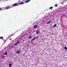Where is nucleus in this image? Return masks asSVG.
<instances>
[{
	"label": "nucleus",
	"instance_id": "nucleus-12",
	"mask_svg": "<svg viewBox=\"0 0 67 67\" xmlns=\"http://www.w3.org/2000/svg\"><path fill=\"white\" fill-rule=\"evenodd\" d=\"M35 40V38H33L31 40V41H34V40Z\"/></svg>",
	"mask_w": 67,
	"mask_h": 67
},
{
	"label": "nucleus",
	"instance_id": "nucleus-19",
	"mask_svg": "<svg viewBox=\"0 0 67 67\" xmlns=\"http://www.w3.org/2000/svg\"><path fill=\"white\" fill-rule=\"evenodd\" d=\"M57 6H58V5H57V4H55V6L56 7H57Z\"/></svg>",
	"mask_w": 67,
	"mask_h": 67
},
{
	"label": "nucleus",
	"instance_id": "nucleus-18",
	"mask_svg": "<svg viewBox=\"0 0 67 67\" xmlns=\"http://www.w3.org/2000/svg\"><path fill=\"white\" fill-rule=\"evenodd\" d=\"M56 24H55V25L53 26V27H56Z\"/></svg>",
	"mask_w": 67,
	"mask_h": 67
},
{
	"label": "nucleus",
	"instance_id": "nucleus-23",
	"mask_svg": "<svg viewBox=\"0 0 67 67\" xmlns=\"http://www.w3.org/2000/svg\"><path fill=\"white\" fill-rule=\"evenodd\" d=\"M14 35L13 34H12L11 35V36H13Z\"/></svg>",
	"mask_w": 67,
	"mask_h": 67
},
{
	"label": "nucleus",
	"instance_id": "nucleus-22",
	"mask_svg": "<svg viewBox=\"0 0 67 67\" xmlns=\"http://www.w3.org/2000/svg\"><path fill=\"white\" fill-rule=\"evenodd\" d=\"M37 37H38V36H37L35 38V39H36V38H37Z\"/></svg>",
	"mask_w": 67,
	"mask_h": 67
},
{
	"label": "nucleus",
	"instance_id": "nucleus-21",
	"mask_svg": "<svg viewBox=\"0 0 67 67\" xmlns=\"http://www.w3.org/2000/svg\"><path fill=\"white\" fill-rule=\"evenodd\" d=\"M5 57V56H3V57H2L1 58H4V57Z\"/></svg>",
	"mask_w": 67,
	"mask_h": 67
},
{
	"label": "nucleus",
	"instance_id": "nucleus-8",
	"mask_svg": "<svg viewBox=\"0 0 67 67\" xmlns=\"http://www.w3.org/2000/svg\"><path fill=\"white\" fill-rule=\"evenodd\" d=\"M20 52H21V51H18L16 52V53L17 54H18L19 53H20Z\"/></svg>",
	"mask_w": 67,
	"mask_h": 67
},
{
	"label": "nucleus",
	"instance_id": "nucleus-27",
	"mask_svg": "<svg viewBox=\"0 0 67 67\" xmlns=\"http://www.w3.org/2000/svg\"><path fill=\"white\" fill-rule=\"evenodd\" d=\"M1 61H0V63H1Z\"/></svg>",
	"mask_w": 67,
	"mask_h": 67
},
{
	"label": "nucleus",
	"instance_id": "nucleus-20",
	"mask_svg": "<svg viewBox=\"0 0 67 67\" xmlns=\"http://www.w3.org/2000/svg\"><path fill=\"white\" fill-rule=\"evenodd\" d=\"M65 49H66V50H67V47H65Z\"/></svg>",
	"mask_w": 67,
	"mask_h": 67
},
{
	"label": "nucleus",
	"instance_id": "nucleus-5",
	"mask_svg": "<svg viewBox=\"0 0 67 67\" xmlns=\"http://www.w3.org/2000/svg\"><path fill=\"white\" fill-rule=\"evenodd\" d=\"M10 7H7L6 8V9H7V10L8 9H10Z\"/></svg>",
	"mask_w": 67,
	"mask_h": 67
},
{
	"label": "nucleus",
	"instance_id": "nucleus-13",
	"mask_svg": "<svg viewBox=\"0 0 67 67\" xmlns=\"http://www.w3.org/2000/svg\"><path fill=\"white\" fill-rule=\"evenodd\" d=\"M11 66H12V64H10L9 65V67H11Z\"/></svg>",
	"mask_w": 67,
	"mask_h": 67
},
{
	"label": "nucleus",
	"instance_id": "nucleus-3",
	"mask_svg": "<svg viewBox=\"0 0 67 67\" xmlns=\"http://www.w3.org/2000/svg\"><path fill=\"white\" fill-rule=\"evenodd\" d=\"M18 5V4H17V3H16L13 4V5L14 6H14H16V5Z\"/></svg>",
	"mask_w": 67,
	"mask_h": 67
},
{
	"label": "nucleus",
	"instance_id": "nucleus-28",
	"mask_svg": "<svg viewBox=\"0 0 67 67\" xmlns=\"http://www.w3.org/2000/svg\"><path fill=\"white\" fill-rule=\"evenodd\" d=\"M0 1H1V0H0Z\"/></svg>",
	"mask_w": 67,
	"mask_h": 67
},
{
	"label": "nucleus",
	"instance_id": "nucleus-25",
	"mask_svg": "<svg viewBox=\"0 0 67 67\" xmlns=\"http://www.w3.org/2000/svg\"><path fill=\"white\" fill-rule=\"evenodd\" d=\"M66 14H67V11L66 12Z\"/></svg>",
	"mask_w": 67,
	"mask_h": 67
},
{
	"label": "nucleus",
	"instance_id": "nucleus-17",
	"mask_svg": "<svg viewBox=\"0 0 67 67\" xmlns=\"http://www.w3.org/2000/svg\"><path fill=\"white\" fill-rule=\"evenodd\" d=\"M7 52H6V53H5L4 54V55H7Z\"/></svg>",
	"mask_w": 67,
	"mask_h": 67
},
{
	"label": "nucleus",
	"instance_id": "nucleus-15",
	"mask_svg": "<svg viewBox=\"0 0 67 67\" xmlns=\"http://www.w3.org/2000/svg\"><path fill=\"white\" fill-rule=\"evenodd\" d=\"M32 36H30L29 37V39H31L32 38Z\"/></svg>",
	"mask_w": 67,
	"mask_h": 67
},
{
	"label": "nucleus",
	"instance_id": "nucleus-11",
	"mask_svg": "<svg viewBox=\"0 0 67 67\" xmlns=\"http://www.w3.org/2000/svg\"><path fill=\"white\" fill-rule=\"evenodd\" d=\"M20 43V41H19L16 44H15V45H17V44H18V43Z\"/></svg>",
	"mask_w": 67,
	"mask_h": 67
},
{
	"label": "nucleus",
	"instance_id": "nucleus-1",
	"mask_svg": "<svg viewBox=\"0 0 67 67\" xmlns=\"http://www.w3.org/2000/svg\"><path fill=\"white\" fill-rule=\"evenodd\" d=\"M3 10H5V9L4 8H0V11H2Z\"/></svg>",
	"mask_w": 67,
	"mask_h": 67
},
{
	"label": "nucleus",
	"instance_id": "nucleus-10",
	"mask_svg": "<svg viewBox=\"0 0 67 67\" xmlns=\"http://www.w3.org/2000/svg\"><path fill=\"white\" fill-rule=\"evenodd\" d=\"M52 8H53V7H51L49 8V9H51V10H53V9H52Z\"/></svg>",
	"mask_w": 67,
	"mask_h": 67
},
{
	"label": "nucleus",
	"instance_id": "nucleus-9",
	"mask_svg": "<svg viewBox=\"0 0 67 67\" xmlns=\"http://www.w3.org/2000/svg\"><path fill=\"white\" fill-rule=\"evenodd\" d=\"M51 22V21H50L47 23V24H49Z\"/></svg>",
	"mask_w": 67,
	"mask_h": 67
},
{
	"label": "nucleus",
	"instance_id": "nucleus-16",
	"mask_svg": "<svg viewBox=\"0 0 67 67\" xmlns=\"http://www.w3.org/2000/svg\"><path fill=\"white\" fill-rule=\"evenodd\" d=\"M0 38L1 39H3V37H0Z\"/></svg>",
	"mask_w": 67,
	"mask_h": 67
},
{
	"label": "nucleus",
	"instance_id": "nucleus-26",
	"mask_svg": "<svg viewBox=\"0 0 67 67\" xmlns=\"http://www.w3.org/2000/svg\"><path fill=\"white\" fill-rule=\"evenodd\" d=\"M65 1H67V0H65Z\"/></svg>",
	"mask_w": 67,
	"mask_h": 67
},
{
	"label": "nucleus",
	"instance_id": "nucleus-24",
	"mask_svg": "<svg viewBox=\"0 0 67 67\" xmlns=\"http://www.w3.org/2000/svg\"><path fill=\"white\" fill-rule=\"evenodd\" d=\"M30 42V41H28V42Z\"/></svg>",
	"mask_w": 67,
	"mask_h": 67
},
{
	"label": "nucleus",
	"instance_id": "nucleus-29",
	"mask_svg": "<svg viewBox=\"0 0 67 67\" xmlns=\"http://www.w3.org/2000/svg\"><path fill=\"white\" fill-rule=\"evenodd\" d=\"M19 67H20V66H19Z\"/></svg>",
	"mask_w": 67,
	"mask_h": 67
},
{
	"label": "nucleus",
	"instance_id": "nucleus-7",
	"mask_svg": "<svg viewBox=\"0 0 67 67\" xmlns=\"http://www.w3.org/2000/svg\"><path fill=\"white\" fill-rule=\"evenodd\" d=\"M24 2H21L20 3H19L18 4H24Z\"/></svg>",
	"mask_w": 67,
	"mask_h": 67
},
{
	"label": "nucleus",
	"instance_id": "nucleus-4",
	"mask_svg": "<svg viewBox=\"0 0 67 67\" xmlns=\"http://www.w3.org/2000/svg\"><path fill=\"white\" fill-rule=\"evenodd\" d=\"M37 25H35L34 27V29H36V28L37 27Z\"/></svg>",
	"mask_w": 67,
	"mask_h": 67
},
{
	"label": "nucleus",
	"instance_id": "nucleus-14",
	"mask_svg": "<svg viewBox=\"0 0 67 67\" xmlns=\"http://www.w3.org/2000/svg\"><path fill=\"white\" fill-rule=\"evenodd\" d=\"M13 7H14V6L13 5V4L11 6V8H13Z\"/></svg>",
	"mask_w": 67,
	"mask_h": 67
},
{
	"label": "nucleus",
	"instance_id": "nucleus-2",
	"mask_svg": "<svg viewBox=\"0 0 67 67\" xmlns=\"http://www.w3.org/2000/svg\"><path fill=\"white\" fill-rule=\"evenodd\" d=\"M40 33V31L39 30H37L36 32V34L37 35L38 34Z\"/></svg>",
	"mask_w": 67,
	"mask_h": 67
},
{
	"label": "nucleus",
	"instance_id": "nucleus-6",
	"mask_svg": "<svg viewBox=\"0 0 67 67\" xmlns=\"http://www.w3.org/2000/svg\"><path fill=\"white\" fill-rule=\"evenodd\" d=\"M30 0H28L25 2V3H27V2H30Z\"/></svg>",
	"mask_w": 67,
	"mask_h": 67
}]
</instances>
